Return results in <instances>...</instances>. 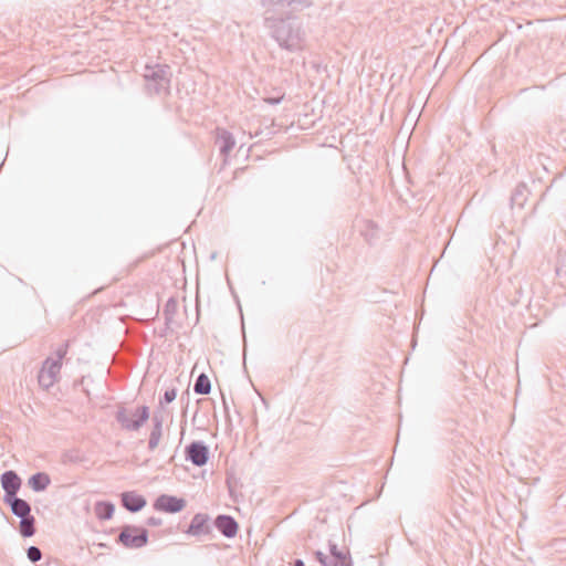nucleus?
Wrapping results in <instances>:
<instances>
[{
    "label": "nucleus",
    "instance_id": "f257e3e1",
    "mask_svg": "<svg viewBox=\"0 0 566 566\" xmlns=\"http://www.w3.org/2000/svg\"><path fill=\"white\" fill-rule=\"evenodd\" d=\"M272 38L287 51L294 52L303 49L305 33L300 22L291 17L286 19H266Z\"/></svg>",
    "mask_w": 566,
    "mask_h": 566
},
{
    "label": "nucleus",
    "instance_id": "f03ea898",
    "mask_svg": "<svg viewBox=\"0 0 566 566\" xmlns=\"http://www.w3.org/2000/svg\"><path fill=\"white\" fill-rule=\"evenodd\" d=\"M170 69L168 65H144V90L150 95L168 93Z\"/></svg>",
    "mask_w": 566,
    "mask_h": 566
},
{
    "label": "nucleus",
    "instance_id": "7ed1b4c3",
    "mask_svg": "<svg viewBox=\"0 0 566 566\" xmlns=\"http://www.w3.org/2000/svg\"><path fill=\"white\" fill-rule=\"evenodd\" d=\"M209 448L203 441H192L185 449V457L196 467H203L209 460Z\"/></svg>",
    "mask_w": 566,
    "mask_h": 566
},
{
    "label": "nucleus",
    "instance_id": "20e7f679",
    "mask_svg": "<svg viewBox=\"0 0 566 566\" xmlns=\"http://www.w3.org/2000/svg\"><path fill=\"white\" fill-rule=\"evenodd\" d=\"M116 542L125 548L135 549L142 547V528L133 525H124Z\"/></svg>",
    "mask_w": 566,
    "mask_h": 566
},
{
    "label": "nucleus",
    "instance_id": "39448f33",
    "mask_svg": "<svg viewBox=\"0 0 566 566\" xmlns=\"http://www.w3.org/2000/svg\"><path fill=\"white\" fill-rule=\"evenodd\" d=\"M186 505L187 502L182 497L161 494L156 499L154 503V509L160 512L175 514L182 511L186 507Z\"/></svg>",
    "mask_w": 566,
    "mask_h": 566
},
{
    "label": "nucleus",
    "instance_id": "423d86ee",
    "mask_svg": "<svg viewBox=\"0 0 566 566\" xmlns=\"http://www.w3.org/2000/svg\"><path fill=\"white\" fill-rule=\"evenodd\" d=\"M0 482L4 491L3 501L18 496L17 493L21 489L22 480L15 471H4L0 476Z\"/></svg>",
    "mask_w": 566,
    "mask_h": 566
},
{
    "label": "nucleus",
    "instance_id": "0eeeda50",
    "mask_svg": "<svg viewBox=\"0 0 566 566\" xmlns=\"http://www.w3.org/2000/svg\"><path fill=\"white\" fill-rule=\"evenodd\" d=\"M212 532V525L210 523V517L206 513H197L188 528L185 531L187 535L190 536H203L209 535Z\"/></svg>",
    "mask_w": 566,
    "mask_h": 566
},
{
    "label": "nucleus",
    "instance_id": "6e6552de",
    "mask_svg": "<svg viewBox=\"0 0 566 566\" xmlns=\"http://www.w3.org/2000/svg\"><path fill=\"white\" fill-rule=\"evenodd\" d=\"M116 419L123 428L137 430L142 427V406H137L132 415H129L126 409H119Z\"/></svg>",
    "mask_w": 566,
    "mask_h": 566
},
{
    "label": "nucleus",
    "instance_id": "1a4fd4ad",
    "mask_svg": "<svg viewBox=\"0 0 566 566\" xmlns=\"http://www.w3.org/2000/svg\"><path fill=\"white\" fill-rule=\"evenodd\" d=\"M214 527L227 538H232L238 533V522L231 515L220 514L213 522Z\"/></svg>",
    "mask_w": 566,
    "mask_h": 566
},
{
    "label": "nucleus",
    "instance_id": "9d476101",
    "mask_svg": "<svg viewBox=\"0 0 566 566\" xmlns=\"http://www.w3.org/2000/svg\"><path fill=\"white\" fill-rule=\"evenodd\" d=\"M153 428L149 433L148 449L155 450L163 437V415L161 412L155 411L151 418Z\"/></svg>",
    "mask_w": 566,
    "mask_h": 566
},
{
    "label": "nucleus",
    "instance_id": "9b49d317",
    "mask_svg": "<svg viewBox=\"0 0 566 566\" xmlns=\"http://www.w3.org/2000/svg\"><path fill=\"white\" fill-rule=\"evenodd\" d=\"M3 502L10 507L12 514L19 518L31 515L30 503L19 496H13Z\"/></svg>",
    "mask_w": 566,
    "mask_h": 566
},
{
    "label": "nucleus",
    "instance_id": "f8f14e48",
    "mask_svg": "<svg viewBox=\"0 0 566 566\" xmlns=\"http://www.w3.org/2000/svg\"><path fill=\"white\" fill-rule=\"evenodd\" d=\"M331 566H352V558L349 553L339 551L337 545L332 541L328 542Z\"/></svg>",
    "mask_w": 566,
    "mask_h": 566
},
{
    "label": "nucleus",
    "instance_id": "ddd939ff",
    "mask_svg": "<svg viewBox=\"0 0 566 566\" xmlns=\"http://www.w3.org/2000/svg\"><path fill=\"white\" fill-rule=\"evenodd\" d=\"M216 144L219 146L220 153L223 156H228L229 153L234 147L235 140H234L233 135L230 132H228L226 129H218Z\"/></svg>",
    "mask_w": 566,
    "mask_h": 566
},
{
    "label": "nucleus",
    "instance_id": "4468645a",
    "mask_svg": "<svg viewBox=\"0 0 566 566\" xmlns=\"http://www.w3.org/2000/svg\"><path fill=\"white\" fill-rule=\"evenodd\" d=\"M122 505L128 512L137 513L142 511V495L136 494L134 491H126L120 494Z\"/></svg>",
    "mask_w": 566,
    "mask_h": 566
},
{
    "label": "nucleus",
    "instance_id": "2eb2a0df",
    "mask_svg": "<svg viewBox=\"0 0 566 566\" xmlns=\"http://www.w3.org/2000/svg\"><path fill=\"white\" fill-rule=\"evenodd\" d=\"M51 483V478L46 472H36L32 474L28 484L34 492H43L48 489Z\"/></svg>",
    "mask_w": 566,
    "mask_h": 566
},
{
    "label": "nucleus",
    "instance_id": "dca6fc26",
    "mask_svg": "<svg viewBox=\"0 0 566 566\" xmlns=\"http://www.w3.org/2000/svg\"><path fill=\"white\" fill-rule=\"evenodd\" d=\"M115 511V505L109 501H97L94 505V513L101 521L111 520Z\"/></svg>",
    "mask_w": 566,
    "mask_h": 566
},
{
    "label": "nucleus",
    "instance_id": "f3484780",
    "mask_svg": "<svg viewBox=\"0 0 566 566\" xmlns=\"http://www.w3.org/2000/svg\"><path fill=\"white\" fill-rule=\"evenodd\" d=\"M178 303L175 297H169L164 307V316H165V328L159 333L160 336H164L167 329L170 326V323L174 321V316L177 312Z\"/></svg>",
    "mask_w": 566,
    "mask_h": 566
},
{
    "label": "nucleus",
    "instance_id": "a211bd4d",
    "mask_svg": "<svg viewBox=\"0 0 566 566\" xmlns=\"http://www.w3.org/2000/svg\"><path fill=\"white\" fill-rule=\"evenodd\" d=\"M528 196V189L526 185L520 184L515 187L511 196V206L523 208Z\"/></svg>",
    "mask_w": 566,
    "mask_h": 566
},
{
    "label": "nucleus",
    "instance_id": "6ab92c4d",
    "mask_svg": "<svg viewBox=\"0 0 566 566\" xmlns=\"http://www.w3.org/2000/svg\"><path fill=\"white\" fill-rule=\"evenodd\" d=\"M19 532L24 538L31 537L35 534V517L32 514L20 518Z\"/></svg>",
    "mask_w": 566,
    "mask_h": 566
},
{
    "label": "nucleus",
    "instance_id": "aec40b11",
    "mask_svg": "<svg viewBox=\"0 0 566 566\" xmlns=\"http://www.w3.org/2000/svg\"><path fill=\"white\" fill-rule=\"evenodd\" d=\"M193 391L197 395H208L211 391V381L206 374H200L193 384Z\"/></svg>",
    "mask_w": 566,
    "mask_h": 566
},
{
    "label": "nucleus",
    "instance_id": "412c9836",
    "mask_svg": "<svg viewBox=\"0 0 566 566\" xmlns=\"http://www.w3.org/2000/svg\"><path fill=\"white\" fill-rule=\"evenodd\" d=\"M144 302L150 303V308L147 312H144V323L148 319H151L156 317L159 313V300L157 297V294L148 295L147 297H144Z\"/></svg>",
    "mask_w": 566,
    "mask_h": 566
},
{
    "label": "nucleus",
    "instance_id": "4be33fe9",
    "mask_svg": "<svg viewBox=\"0 0 566 566\" xmlns=\"http://www.w3.org/2000/svg\"><path fill=\"white\" fill-rule=\"evenodd\" d=\"M61 367H62V363H59V360H53V358H51V357H48L43 361V366H42L41 370H46V373L56 377L57 374L60 373Z\"/></svg>",
    "mask_w": 566,
    "mask_h": 566
},
{
    "label": "nucleus",
    "instance_id": "5701e85b",
    "mask_svg": "<svg viewBox=\"0 0 566 566\" xmlns=\"http://www.w3.org/2000/svg\"><path fill=\"white\" fill-rule=\"evenodd\" d=\"M39 385L45 389L53 386L56 380V377L46 373V370H40L38 376Z\"/></svg>",
    "mask_w": 566,
    "mask_h": 566
},
{
    "label": "nucleus",
    "instance_id": "b1692460",
    "mask_svg": "<svg viewBox=\"0 0 566 566\" xmlns=\"http://www.w3.org/2000/svg\"><path fill=\"white\" fill-rule=\"evenodd\" d=\"M263 7H274V6H292L296 3H303L302 0H261Z\"/></svg>",
    "mask_w": 566,
    "mask_h": 566
},
{
    "label": "nucleus",
    "instance_id": "393cba45",
    "mask_svg": "<svg viewBox=\"0 0 566 566\" xmlns=\"http://www.w3.org/2000/svg\"><path fill=\"white\" fill-rule=\"evenodd\" d=\"M27 557L31 563H36L42 558V552L38 546H29L27 549Z\"/></svg>",
    "mask_w": 566,
    "mask_h": 566
},
{
    "label": "nucleus",
    "instance_id": "a878e982",
    "mask_svg": "<svg viewBox=\"0 0 566 566\" xmlns=\"http://www.w3.org/2000/svg\"><path fill=\"white\" fill-rule=\"evenodd\" d=\"M176 395H177V391H176V389H175V388L167 389V390L164 392L163 398H160V405H163V403H170V402H172V401L176 399Z\"/></svg>",
    "mask_w": 566,
    "mask_h": 566
},
{
    "label": "nucleus",
    "instance_id": "bb28decb",
    "mask_svg": "<svg viewBox=\"0 0 566 566\" xmlns=\"http://www.w3.org/2000/svg\"><path fill=\"white\" fill-rule=\"evenodd\" d=\"M67 349H69V342L62 344L56 350H55V356L56 358L54 360H59V363H62V359L65 357V355L67 354Z\"/></svg>",
    "mask_w": 566,
    "mask_h": 566
},
{
    "label": "nucleus",
    "instance_id": "cd10ccee",
    "mask_svg": "<svg viewBox=\"0 0 566 566\" xmlns=\"http://www.w3.org/2000/svg\"><path fill=\"white\" fill-rule=\"evenodd\" d=\"M80 461H82V457L77 452L69 451V452H66L64 454L63 462L76 463V462H80Z\"/></svg>",
    "mask_w": 566,
    "mask_h": 566
},
{
    "label": "nucleus",
    "instance_id": "c85d7f7f",
    "mask_svg": "<svg viewBox=\"0 0 566 566\" xmlns=\"http://www.w3.org/2000/svg\"><path fill=\"white\" fill-rule=\"evenodd\" d=\"M314 555L321 565L331 566V558H328V556L324 554L322 551H315Z\"/></svg>",
    "mask_w": 566,
    "mask_h": 566
},
{
    "label": "nucleus",
    "instance_id": "c756f323",
    "mask_svg": "<svg viewBox=\"0 0 566 566\" xmlns=\"http://www.w3.org/2000/svg\"><path fill=\"white\" fill-rule=\"evenodd\" d=\"M283 99V96H280V97H268L265 98L264 101L268 103V104H271V105H277L281 103V101Z\"/></svg>",
    "mask_w": 566,
    "mask_h": 566
},
{
    "label": "nucleus",
    "instance_id": "7c9ffc66",
    "mask_svg": "<svg viewBox=\"0 0 566 566\" xmlns=\"http://www.w3.org/2000/svg\"><path fill=\"white\" fill-rule=\"evenodd\" d=\"M147 524L148 525H159L160 524V520L159 518L149 517L147 520Z\"/></svg>",
    "mask_w": 566,
    "mask_h": 566
},
{
    "label": "nucleus",
    "instance_id": "2f4dec72",
    "mask_svg": "<svg viewBox=\"0 0 566 566\" xmlns=\"http://www.w3.org/2000/svg\"><path fill=\"white\" fill-rule=\"evenodd\" d=\"M149 418V408L144 406V422H146Z\"/></svg>",
    "mask_w": 566,
    "mask_h": 566
},
{
    "label": "nucleus",
    "instance_id": "473e14b6",
    "mask_svg": "<svg viewBox=\"0 0 566 566\" xmlns=\"http://www.w3.org/2000/svg\"><path fill=\"white\" fill-rule=\"evenodd\" d=\"M294 566H305L304 562L300 558L294 560Z\"/></svg>",
    "mask_w": 566,
    "mask_h": 566
},
{
    "label": "nucleus",
    "instance_id": "72a5a7b5",
    "mask_svg": "<svg viewBox=\"0 0 566 566\" xmlns=\"http://www.w3.org/2000/svg\"><path fill=\"white\" fill-rule=\"evenodd\" d=\"M148 542V534H147V531L144 528V546L147 544Z\"/></svg>",
    "mask_w": 566,
    "mask_h": 566
},
{
    "label": "nucleus",
    "instance_id": "f704fd0d",
    "mask_svg": "<svg viewBox=\"0 0 566 566\" xmlns=\"http://www.w3.org/2000/svg\"><path fill=\"white\" fill-rule=\"evenodd\" d=\"M368 227H374V223L371 221L367 222Z\"/></svg>",
    "mask_w": 566,
    "mask_h": 566
},
{
    "label": "nucleus",
    "instance_id": "c9c22d12",
    "mask_svg": "<svg viewBox=\"0 0 566 566\" xmlns=\"http://www.w3.org/2000/svg\"><path fill=\"white\" fill-rule=\"evenodd\" d=\"M222 403H223V406L227 408V402H226V400H222Z\"/></svg>",
    "mask_w": 566,
    "mask_h": 566
},
{
    "label": "nucleus",
    "instance_id": "e433bc0d",
    "mask_svg": "<svg viewBox=\"0 0 566 566\" xmlns=\"http://www.w3.org/2000/svg\"><path fill=\"white\" fill-rule=\"evenodd\" d=\"M222 403H223V406L227 408V402H226V400H222Z\"/></svg>",
    "mask_w": 566,
    "mask_h": 566
}]
</instances>
